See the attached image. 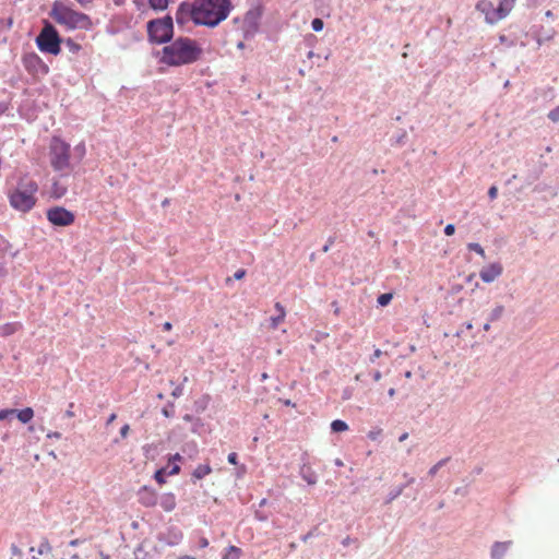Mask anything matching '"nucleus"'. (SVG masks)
<instances>
[{
  "label": "nucleus",
  "instance_id": "obj_36",
  "mask_svg": "<svg viewBox=\"0 0 559 559\" xmlns=\"http://www.w3.org/2000/svg\"><path fill=\"white\" fill-rule=\"evenodd\" d=\"M16 409H1L0 411V420H4L9 417H12L15 415Z\"/></svg>",
  "mask_w": 559,
  "mask_h": 559
},
{
  "label": "nucleus",
  "instance_id": "obj_38",
  "mask_svg": "<svg viewBox=\"0 0 559 559\" xmlns=\"http://www.w3.org/2000/svg\"><path fill=\"white\" fill-rule=\"evenodd\" d=\"M353 392H354V389H353V388H349V386L345 388V389L343 390V393H342V399H343L344 401H347V400L352 399V396H353Z\"/></svg>",
  "mask_w": 559,
  "mask_h": 559
},
{
  "label": "nucleus",
  "instance_id": "obj_63",
  "mask_svg": "<svg viewBox=\"0 0 559 559\" xmlns=\"http://www.w3.org/2000/svg\"><path fill=\"white\" fill-rule=\"evenodd\" d=\"M133 3L140 9L143 5V0H133Z\"/></svg>",
  "mask_w": 559,
  "mask_h": 559
},
{
  "label": "nucleus",
  "instance_id": "obj_16",
  "mask_svg": "<svg viewBox=\"0 0 559 559\" xmlns=\"http://www.w3.org/2000/svg\"><path fill=\"white\" fill-rule=\"evenodd\" d=\"M515 0H499L498 12H500L501 20L504 19L513 9Z\"/></svg>",
  "mask_w": 559,
  "mask_h": 559
},
{
  "label": "nucleus",
  "instance_id": "obj_49",
  "mask_svg": "<svg viewBox=\"0 0 559 559\" xmlns=\"http://www.w3.org/2000/svg\"><path fill=\"white\" fill-rule=\"evenodd\" d=\"M407 134L405 131H403L395 140L397 144H403L404 140L406 139Z\"/></svg>",
  "mask_w": 559,
  "mask_h": 559
},
{
  "label": "nucleus",
  "instance_id": "obj_60",
  "mask_svg": "<svg viewBox=\"0 0 559 559\" xmlns=\"http://www.w3.org/2000/svg\"><path fill=\"white\" fill-rule=\"evenodd\" d=\"M407 438H408V433H407V432H404V433H402V435L400 436L399 441L403 442V441H405Z\"/></svg>",
  "mask_w": 559,
  "mask_h": 559
},
{
  "label": "nucleus",
  "instance_id": "obj_25",
  "mask_svg": "<svg viewBox=\"0 0 559 559\" xmlns=\"http://www.w3.org/2000/svg\"><path fill=\"white\" fill-rule=\"evenodd\" d=\"M348 429V425L342 419H335L331 423V430L333 432H343Z\"/></svg>",
  "mask_w": 559,
  "mask_h": 559
},
{
  "label": "nucleus",
  "instance_id": "obj_11",
  "mask_svg": "<svg viewBox=\"0 0 559 559\" xmlns=\"http://www.w3.org/2000/svg\"><path fill=\"white\" fill-rule=\"evenodd\" d=\"M502 265L498 262H493L487 266H484L479 272V277L484 283H492L502 274Z\"/></svg>",
  "mask_w": 559,
  "mask_h": 559
},
{
  "label": "nucleus",
  "instance_id": "obj_1",
  "mask_svg": "<svg viewBox=\"0 0 559 559\" xmlns=\"http://www.w3.org/2000/svg\"><path fill=\"white\" fill-rule=\"evenodd\" d=\"M233 10L231 0H193L181 2L176 11V22L183 26L192 21L194 25L216 27Z\"/></svg>",
  "mask_w": 559,
  "mask_h": 559
},
{
  "label": "nucleus",
  "instance_id": "obj_5",
  "mask_svg": "<svg viewBox=\"0 0 559 559\" xmlns=\"http://www.w3.org/2000/svg\"><path fill=\"white\" fill-rule=\"evenodd\" d=\"M147 38L151 44H169L174 37V20L170 15L153 19L146 24Z\"/></svg>",
  "mask_w": 559,
  "mask_h": 559
},
{
  "label": "nucleus",
  "instance_id": "obj_53",
  "mask_svg": "<svg viewBox=\"0 0 559 559\" xmlns=\"http://www.w3.org/2000/svg\"><path fill=\"white\" fill-rule=\"evenodd\" d=\"M47 438H55V439H60L61 438V433L58 432V431H52V432H49L47 435Z\"/></svg>",
  "mask_w": 559,
  "mask_h": 559
},
{
  "label": "nucleus",
  "instance_id": "obj_33",
  "mask_svg": "<svg viewBox=\"0 0 559 559\" xmlns=\"http://www.w3.org/2000/svg\"><path fill=\"white\" fill-rule=\"evenodd\" d=\"M311 27L314 32H321L324 27V23L321 19L316 17L311 21Z\"/></svg>",
  "mask_w": 559,
  "mask_h": 559
},
{
  "label": "nucleus",
  "instance_id": "obj_39",
  "mask_svg": "<svg viewBox=\"0 0 559 559\" xmlns=\"http://www.w3.org/2000/svg\"><path fill=\"white\" fill-rule=\"evenodd\" d=\"M499 41H500V44L509 46V47L514 45V41L509 39V37H507L506 35H500Z\"/></svg>",
  "mask_w": 559,
  "mask_h": 559
},
{
  "label": "nucleus",
  "instance_id": "obj_41",
  "mask_svg": "<svg viewBox=\"0 0 559 559\" xmlns=\"http://www.w3.org/2000/svg\"><path fill=\"white\" fill-rule=\"evenodd\" d=\"M227 461L231 465H237L238 464V455H237V453L236 452L229 453L228 456H227Z\"/></svg>",
  "mask_w": 559,
  "mask_h": 559
},
{
  "label": "nucleus",
  "instance_id": "obj_32",
  "mask_svg": "<svg viewBox=\"0 0 559 559\" xmlns=\"http://www.w3.org/2000/svg\"><path fill=\"white\" fill-rule=\"evenodd\" d=\"M50 551H51V546H50L49 542L47 539H43L37 549L38 555H45Z\"/></svg>",
  "mask_w": 559,
  "mask_h": 559
},
{
  "label": "nucleus",
  "instance_id": "obj_4",
  "mask_svg": "<svg viewBox=\"0 0 559 559\" xmlns=\"http://www.w3.org/2000/svg\"><path fill=\"white\" fill-rule=\"evenodd\" d=\"M37 190L38 186L34 180H21L9 194L11 206L24 213L31 211L36 203L35 193Z\"/></svg>",
  "mask_w": 559,
  "mask_h": 559
},
{
  "label": "nucleus",
  "instance_id": "obj_35",
  "mask_svg": "<svg viewBox=\"0 0 559 559\" xmlns=\"http://www.w3.org/2000/svg\"><path fill=\"white\" fill-rule=\"evenodd\" d=\"M162 413L165 417L170 418L174 416V404L168 403L163 409Z\"/></svg>",
  "mask_w": 559,
  "mask_h": 559
},
{
  "label": "nucleus",
  "instance_id": "obj_3",
  "mask_svg": "<svg viewBox=\"0 0 559 559\" xmlns=\"http://www.w3.org/2000/svg\"><path fill=\"white\" fill-rule=\"evenodd\" d=\"M50 16L59 24L69 28H88L92 25L88 15L76 12L60 1L52 4Z\"/></svg>",
  "mask_w": 559,
  "mask_h": 559
},
{
  "label": "nucleus",
  "instance_id": "obj_34",
  "mask_svg": "<svg viewBox=\"0 0 559 559\" xmlns=\"http://www.w3.org/2000/svg\"><path fill=\"white\" fill-rule=\"evenodd\" d=\"M74 155L78 157L79 160L83 158V156L85 155L84 143H80L74 147Z\"/></svg>",
  "mask_w": 559,
  "mask_h": 559
},
{
  "label": "nucleus",
  "instance_id": "obj_12",
  "mask_svg": "<svg viewBox=\"0 0 559 559\" xmlns=\"http://www.w3.org/2000/svg\"><path fill=\"white\" fill-rule=\"evenodd\" d=\"M138 498H139V502L146 508L154 507L158 502V497H157V493L155 492V490H153L146 486H143L139 490Z\"/></svg>",
  "mask_w": 559,
  "mask_h": 559
},
{
  "label": "nucleus",
  "instance_id": "obj_45",
  "mask_svg": "<svg viewBox=\"0 0 559 559\" xmlns=\"http://www.w3.org/2000/svg\"><path fill=\"white\" fill-rule=\"evenodd\" d=\"M382 355V352L377 348L374 349L373 354L370 356V362H374L378 358H380Z\"/></svg>",
  "mask_w": 559,
  "mask_h": 559
},
{
  "label": "nucleus",
  "instance_id": "obj_9",
  "mask_svg": "<svg viewBox=\"0 0 559 559\" xmlns=\"http://www.w3.org/2000/svg\"><path fill=\"white\" fill-rule=\"evenodd\" d=\"M23 66L25 70L33 75H45L49 72L48 66L41 60V58L35 53H26L23 57Z\"/></svg>",
  "mask_w": 559,
  "mask_h": 559
},
{
  "label": "nucleus",
  "instance_id": "obj_20",
  "mask_svg": "<svg viewBox=\"0 0 559 559\" xmlns=\"http://www.w3.org/2000/svg\"><path fill=\"white\" fill-rule=\"evenodd\" d=\"M182 539V533L178 528H171L168 532V538L166 539L168 545H177Z\"/></svg>",
  "mask_w": 559,
  "mask_h": 559
},
{
  "label": "nucleus",
  "instance_id": "obj_26",
  "mask_svg": "<svg viewBox=\"0 0 559 559\" xmlns=\"http://www.w3.org/2000/svg\"><path fill=\"white\" fill-rule=\"evenodd\" d=\"M450 461V457H444L437 462L435 465H432L428 471V476L433 477L437 475L438 471L443 467L448 462Z\"/></svg>",
  "mask_w": 559,
  "mask_h": 559
},
{
  "label": "nucleus",
  "instance_id": "obj_62",
  "mask_svg": "<svg viewBox=\"0 0 559 559\" xmlns=\"http://www.w3.org/2000/svg\"><path fill=\"white\" fill-rule=\"evenodd\" d=\"M518 178L516 175H512L507 181H506V185H511V182H513V180H515Z\"/></svg>",
  "mask_w": 559,
  "mask_h": 559
},
{
  "label": "nucleus",
  "instance_id": "obj_51",
  "mask_svg": "<svg viewBox=\"0 0 559 559\" xmlns=\"http://www.w3.org/2000/svg\"><path fill=\"white\" fill-rule=\"evenodd\" d=\"M180 472L179 465H174L168 472L167 475H176Z\"/></svg>",
  "mask_w": 559,
  "mask_h": 559
},
{
  "label": "nucleus",
  "instance_id": "obj_54",
  "mask_svg": "<svg viewBox=\"0 0 559 559\" xmlns=\"http://www.w3.org/2000/svg\"><path fill=\"white\" fill-rule=\"evenodd\" d=\"M332 243H333V239H332V238H330V239L328 240V243L323 246L322 251H323V252H328V251L330 250V246H331Z\"/></svg>",
  "mask_w": 559,
  "mask_h": 559
},
{
  "label": "nucleus",
  "instance_id": "obj_58",
  "mask_svg": "<svg viewBox=\"0 0 559 559\" xmlns=\"http://www.w3.org/2000/svg\"><path fill=\"white\" fill-rule=\"evenodd\" d=\"M246 473V466L245 465H241L239 468H238V472H237V476H241L242 474Z\"/></svg>",
  "mask_w": 559,
  "mask_h": 559
},
{
  "label": "nucleus",
  "instance_id": "obj_18",
  "mask_svg": "<svg viewBox=\"0 0 559 559\" xmlns=\"http://www.w3.org/2000/svg\"><path fill=\"white\" fill-rule=\"evenodd\" d=\"M212 467L209 464L199 465L192 473V478L199 480L211 474Z\"/></svg>",
  "mask_w": 559,
  "mask_h": 559
},
{
  "label": "nucleus",
  "instance_id": "obj_37",
  "mask_svg": "<svg viewBox=\"0 0 559 559\" xmlns=\"http://www.w3.org/2000/svg\"><path fill=\"white\" fill-rule=\"evenodd\" d=\"M548 118L552 121V122H558L559 121V107H556L554 109H551L548 114Z\"/></svg>",
  "mask_w": 559,
  "mask_h": 559
},
{
  "label": "nucleus",
  "instance_id": "obj_27",
  "mask_svg": "<svg viewBox=\"0 0 559 559\" xmlns=\"http://www.w3.org/2000/svg\"><path fill=\"white\" fill-rule=\"evenodd\" d=\"M240 558V549L236 546H229L226 549V554L223 556V559H239Z\"/></svg>",
  "mask_w": 559,
  "mask_h": 559
},
{
  "label": "nucleus",
  "instance_id": "obj_52",
  "mask_svg": "<svg viewBox=\"0 0 559 559\" xmlns=\"http://www.w3.org/2000/svg\"><path fill=\"white\" fill-rule=\"evenodd\" d=\"M76 1L83 8H87L93 2V0H76Z\"/></svg>",
  "mask_w": 559,
  "mask_h": 559
},
{
  "label": "nucleus",
  "instance_id": "obj_29",
  "mask_svg": "<svg viewBox=\"0 0 559 559\" xmlns=\"http://www.w3.org/2000/svg\"><path fill=\"white\" fill-rule=\"evenodd\" d=\"M467 248H468V250L474 251L477 254H479L483 259L486 258L485 250H484V248L479 243H477V242H469L467 245Z\"/></svg>",
  "mask_w": 559,
  "mask_h": 559
},
{
  "label": "nucleus",
  "instance_id": "obj_15",
  "mask_svg": "<svg viewBox=\"0 0 559 559\" xmlns=\"http://www.w3.org/2000/svg\"><path fill=\"white\" fill-rule=\"evenodd\" d=\"M275 310H276V316H273L270 319L272 329H276L278 326V324L284 320L285 314H286L285 308L280 302L275 304Z\"/></svg>",
  "mask_w": 559,
  "mask_h": 559
},
{
  "label": "nucleus",
  "instance_id": "obj_10",
  "mask_svg": "<svg viewBox=\"0 0 559 559\" xmlns=\"http://www.w3.org/2000/svg\"><path fill=\"white\" fill-rule=\"evenodd\" d=\"M476 9L485 15V21L488 24L492 25L501 21L498 7H495L493 3L489 0H479L476 4Z\"/></svg>",
  "mask_w": 559,
  "mask_h": 559
},
{
  "label": "nucleus",
  "instance_id": "obj_24",
  "mask_svg": "<svg viewBox=\"0 0 559 559\" xmlns=\"http://www.w3.org/2000/svg\"><path fill=\"white\" fill-rule=\"evenodd\" d=\"M540 176V170H533L531 171L525 178H524V185L520 190H523L525 187L531 186L534 183Z\"/></svg>",
  "mask_w": 559,
  "mask_h": 559
},
{
  "label": "nucleus",
  "instance_id": "obj_40",
  "mask_svg": "<svg viewBox=\"0 0 559 559\" xmlns=\"http://www.w3.org/2000/svg\"><path fill=\"white\" fill-rule=\"evenodd\" d=\"M67 45L72 52H78L81 49V46L71 39H68Z\"/></svg>",
  "mask_w": 559,
  "mask_h": 559
},
{
  "label": "nucleus",
  "instance_id": "obj_48",
  "mask_svg": "<svg viewBox=\"0 0 559 559\" xmlns=\"http://www.w3.org/2000/svg\"><path fill=\"white\" fill-rule=\"evenodd\" d=\"M245 275H246V271L240 269V270L235 272L234 278L235 280H241Z\"/></svg>",
  "mask_w": 559,
  "mask_h": 559
},
{
  "label": "nucleus",
  "instance_id": "obj_19",
  "mask_svg": "<svg viewBox=\"0 0 559 559\" xmlns=\"http://www.w3.org/2000/svg\"><path fill=\"white\" fill-rule=\"evenodd\" d=\"M301 478L308 484V485H314L318 481L317 474L310 468H301L300 472Z\"/></svg>",
  "mask_w": 559,
  "mask_h": 559
},
{
  "label": "nucleus",
  "instance_id": "obj_43",
  "mask_svg": "<svg viewBox=\"0 0 559 559\" xmlns=\"http://www.w3.org/2000/svg\"><path fill=\"white\" fill-rule=\"evenodd\" d=\"M183 394V388L181 385H178L174 389V391L171 392V395L177 399V397H180L181 395Z\"/></svg>",
  "mask_w": 559,
  "mask_h": 559
},
{
  "label": "nucleus",
  "instance_id": "obj_28",
  "mask_svg": "<svg viewBox=\"0 0 559 559\" xmlns=\"http://www.w3.org/2000/svg\"><path fill=\"white\" fill-rule=\"evenodd\" d=\"M392 298H393L392 293H384L378 297L377 302L379 306L385 307L391 302Z\"/></svg>",
  "mask_w": 559,
  "mask_h": 559
},
{
  "label": "nucleus",
  "instance_id": "obj_55",
  "mask_svg": "<svg viewBox=\"0 0 559 559\" xmlns=\"http://www.w3.org/2000/svg\"><path fill=\"white\" fill-rule=\"evenodd\" d=\"M381 377H382V373L379 370H377L372 373V378L374 381H379L381 379Z\"/></svg>",
  "mask_w": 559,
  "mask_h": 559
},
{
  "label": "nucleus",
  "instance_id": "obj_59",
  "mask_svg": "<svg viewBox=\"0 0 559 559\" xmlns=\"http://www.w3.org/2000/svg\"><path fill=\"white\" fill-rule=\"evenodd\" d=\"M7 109H8V106L3 103H0V116H2Z\"/></svg>",
  "mask_w": 559,
  "mask_h": 559
},
{
  "label": "nucleus",
  "instance_id": "obj_23",
  "mask_svg": "<svg viewBox=\"0 0 559 559\" xmlns=\"http://www.w3.org/2000/svg\"><path fill=\"white\" fill-rule=\"evenodd\" d=\"M406 485H401L396 488H393L392 490H390L388 497H386V500H385V503L389 504L391 503L393 500H395L396 498H399L402 492L404 491Z\"/></svg>",
  "mask_w": 559,
  "mask_h": 559
},
{
  "label": "nucleus",
  "instance_id": "obj_64",
  "mask_svg": "<svg viewBox=\"0 0 559 559\" xmlns=\"http://www.w3.org/2000/svg\"><path fill=\"white\" fill-rule=\"evenodd\" d=\"M163 328H164V330L169 331L171 329V323L170 322H165Z\"/></svg>",
  "mask_w": 559,
  "mask_h": 559
},
{
  "label": "nucleus",
  "instance_id": "obj_13",
  "mask_svg": "<svg viewBox=\"0 0 559 559\" xmlns=\"http://www.w3.org/2000/svg\"><path fill=\"white\" fill-rule=\"evenodd\" d=\"M512 542H496L491 547V558L502 559Z\"/></svg>",
  "mask_w": 559,
  "mask_h": 559
},
{
  "label": "nucleus",
  "instance_id": "obj_6",
  "mask_svg": "<svg viewBox=\"0 0 559 559\" xmlns=\"http://www.w3.org/2000/svg\"><path fill=\"white\" fill-rule=\"evenodd\" d=\"M71 147L58 136H53L49 146V160L55 171L63 173L72 168Z\"/></svg>",
  "mask_w": 559,
  "mask_h": 559
},
{
  "label": "nucleus",
  "instance_id": "obj_7",
  "mask_svg": "<svg viewBox=\"0 0 559 559\" xmlns=\"http://www.w3.org/2000/svg\"><path fill=\"white\" fill-rule=\"evenodd\" d=\"M35 41H36L38 49L41 52H46V53H50V55H55V56L60 53V50H61L60 35L58 34V31L56 29V27L47 21L44 23V27L37 35Z\"/></svg>",
  "mask_w": 559,
  "mask_h": 559
},
{
  "label": "nucleus",
  "instance_id": "obj_47",
  "mask_svg": "<svg viewBox=\"0 0 559 559\" xmlns=\"http://www.w3.org/2000/svg\"><path fill=\"white\" fill-rule=\"evenodd\" d=\"M468 493L467 487H459L455 489V495L466 496Z\"/></svg>",
  "mask_w": 559,
  "mask_h": 559
},
{
  "label": "nucleus",
  "instance_id": "obj_31",
  "mask_svg": "<svg viewBox=\"0 0 559 559\" xmlns=\"http://www.w3.org/2000/svg\"><path fill=\"white\" fill-rule=\"evenodd\" d=\"M166 475H167V469H166V468H159V469H157V471L155 472V474H154V478H155V480H156L158 484L163 485V484H165V483H166V478H165V477H166Z\"/></svg>",
  "mask_w": 559,
  "mask_h": 559
},
{
  "label": "nucleus",
  "instance_id": "obj_56",
  "mask_svg": "<svg viewBox=\"0 0 559 559\" xmlns=\"http://www.w3.org/2000/svg\"><path fill=\"white\" fill-rule=\"evenodd\" d=\"M209 546V540L205 537L200 539V547L205 548Z\"/></svg>",
  "mask_w": 559,
  "mask_h": 559
},
{
  "label": "nucleus",
  "instance_id": "obj_57",
  "mask_svg": "<svg viewBox=\"0 0 559 559\" xmlns=\"http://www.w3.org/2000/svg\"><path fill=\"white\" fill-rule=\"evenodd\" d=\"M404 477L407 478V481H406V486L413 484L415 481V478L414 477H408V475L405 473L404 474Z\"/></svg>",
  "mask_w": 559,
  "mask_h": 559
},
{
  "label": "nucleus",
  "instance_id": "obj_61",
  "mask_svg": "<svg viewBox=\"0 0 559 559\" xmlns=\"http://www.w3.org/2000/svg\"><path fill=\"white\" fill-rule=\"evenodd\" d=\"M181 460V455L179 453H176L171 456L170 461H180Z\"/></svg>",
  "mask_w": 559,
  "mask_h": 559
},
{
  "label": "nucleus",
  "instance_id": "obj_50",
  "mask_svg": "<svg viewBox=\"0 0 559 559\" xmlns=\"http://www.w3.org/2000/svg\"><path fill=\"white\" fill-rule=\"evenodd\" d=\"M11 552H12L13 556H21L22 555L21 549L16 545H14V544L11 546Z\"/></svg>",
  "mask_w": 559,
  "mask_h": 559
},
{
  "label": "nucleus",
  "instance_id": "obj_2",
  "mask_svg": "<svg viewBox=\"0 0 559 559\" xmlns=\"http://www.w3.org/2000/svg\"><path fill=\"white\" fill-rule=\"evenodd\" d=\"M203 50L197 40L180 36L164 46L158 52L159 63L168 67H180L192 64L200 60Z\"/></svg>",
  "mask_w": 559,
  "mask_h": 559
},
{
  "label": "nucleus",
  "instance_id": "obj_42",
  "mask_svg": "<svg viewBox=\"0 0 559 559\" xmlns=\"http://www.w3.org/2000/svg\"><path fill=\"white\" fill-rule=\"evenodd\" d=\"M498 195V188L496 186H491L488 190V197L491 199V200H495Z\"/></svg>",
  "mask_w": 559,
  "mask_h": 559
},
{
  "label": "nucleus",
  "instance_id": "obj_22",
  "mask_svg": "<svg viewBox=\"0 0 559 559\" xmlns=\"http://www.w3.org/2000/svg\"><path fill=\"white\" fill-rule=\"evenodd\" d=\"M170 0H148L151 9L154 11H164L168 8Z\"/></svg>",
  "mask_w": 559,
  "mask_h": 559
},
{
  "label": "nucleus",
  "instance_id": "obj_14",
  "mask_svg": "<svg viewBox=\"0 0 559 559\" xmlns=\"http://www.w3.org/2000/svg\"><path fill=\"white\" fill-rule=\"evenodd\" d=\"M159 506L163 508L166 512H171L176 508V497L171 492H167L160 496L158 499Z\"/></svg>",
  "mask_w": 559,
  "mask_h": 559
},
{
  "label": "nucleus",
  "instance_id": "obj_30",
  "mask_svg": "<svg viewBox=\"0 0 559 559\" xmlns=\"http://www.w3.org/2000/svg\"><path fill=\"white\" fill-rule=\"evenodd\" d=\"M67 192V189L59 185L58 182H53L52 185V194L56 197V198H61L66 194Z\"/></svg>",
  "mask_w": 559,
  "mask_h": 559
},
{
  "label": "nucleus",
  "instance_id": "obj_44",
  "mask_svg": "<svg viewBox=\"0 0 559 559\" xmlns=\"http://www.w3.org/2000/svg\"><path fill=\"white\" fill-rule=\"evenodd\" d=\"M455 233V226L453 224H448L445 227H444V234L447 236H452L453 234Z\"/></svg>",
  "mask_w": 559,
  "mask_h": 559
},
{
  "label": "nucleus",
  "instance_id": "obj_21",
  "mask_svg": "<svg viewBox=\"0 0 559 559\" xmlns=\"http://www.w3.org/2000/svg\"><path fill=\"white\" fill-rule=\"evenodd\" d=\"M504 313V307L502 305H497L488 314L489 322H496L501 319Z\"/></svg>",
  "mask_w": 559,
  "mask_h": 559
},
{
  "label": "nucleus",
  "instance_id": "obj_17",
  "mask_svg": "<svg viewBox=\"0 0 559 559\" xmlns=\"http://www.w3.org/2000/svg\"><path fill=\"white\" fill-rule=\"evenodd\" d=\"M15 416L17 417V419L23 423V424H27L32 420V418L34 417V411L33 408L31 407H25L23 409H16L15 412Z\"/></svg>",
  "mask_w": 559,
  "mask_h": 559
},
{
  "label": "nucleus",
  "instance_id": "obj_46",
  "mask_svg": "<svg viewBox=\"0 0 559 559\" xmlns=\"http://www.w3.org/2000/svg\"><path fill=\"white\" fill-rule=\"evenodd\" d=\"M129 430H130L129 425H127V424H126V425H123V426L120 428V436H121L122 438H126V437L128 436V433H129Z\"/></svg>",
  "mask_w": 559,
  "mask_h": 559
},
{
  "label": "nucleus",
  "instance_id": "obj_8",
  "mask_svg": "<svg viewBox=\"0 0 559 559\" xmlns=\"http://www.w3.org/2000/svg\"><path fill=\"white\" fill-rule=\"evenodd\" d=\"M47 219L55 226L66 227L74 222V214L62 206H55L47 211Z\"/></svg>",
  "mask_w": 559,
  "mask_h": 559
}]
</instances>
